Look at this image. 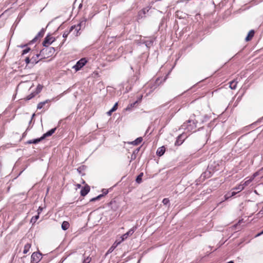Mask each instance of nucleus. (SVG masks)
Returning <instances> with one entry per match:
<instances>
[{
	"instance_id": "37998d69",
	"label": "nucleus",
	"mask_w": 263,
	"mask_h": 263,
	"mask_svg": "<svg viewBox=\"0 0 263 263\" xmlns=\"http://www.w3.org/2000/svg\"><path fill=\"white\" fill-rule=\"evenodd\" d=\"M261 234H263V231H262L260 234H258L257 235V236H258V235H260Z\"/></svg>"
},
{
	"instance_id": "aec40b11",
	"label": "nucleus",
	"mask_w": 263,
	"mask_h": 263,
	"mask_svg": "<svg viewBox=\"0 0 263 263\" xmlns=\"http://www.w3.org/2000/svg\"><path fill=\"white\" fill-rule=\"evenodd\" d=\"M49 100H46L43 102H40L37 106V108L39 109H41L42 108L44 105H45L46 103H48L49 102Z\"/></svg>"
},
{
	"instance_id": "1a4fd4ad",
	"label": "nucleus",
	"mask_w": 263,
	"mask_h": 263,
	"mask_svg": "<svg viewBox=\"0 0 263 263\" xmlns=\"http://www.w3.org/2000/svg\"><path fill=\"white\" fill-rule=\"evenodd\" d=\"M136 228H132L130 229L127 232L125 233L124 235H122L121 237L122 241H124L125 239H126L129 236H131L133 235V234L134 233L135 231L136 230Z\"/></svg>"
},
{
	"instance_id": "4c0bfd02",
	"label": "nucleus",
	"mask_w": 263,
	"mask_h": 263,
	"mask_svg": "<svg viewBox=\"0 0 263 263\" xmlns=\"http://www.w3.org/2000/svg\"><path fill=\"white\" fill-rule=\"evenodd\" d=\"M146 11L147 12V11H148V9H143L142 10L141 12H142L143 14H145V13H146Z\"/></svg>"
},
{
	"instance_id": "a211bd4d",
	"label": "nucleus",
	"mask_w": 263,
	"mask_h": 263,
	"mask_svg": "<svg viewBox=\"0 0 263 263\" xmlns=\"http://www.w3.org/2000/svg\"><path fill=\"white\" fill-rule=\"evenodd\" d=\"M43 139H42V136L40 138L30 140L28 141L27 142V143L29 144H36V143H37L38 142H40Z\"/></svg>"
},
{
	"instance_id": "393cba45",
	"label": "nucleus",
	"mask_w": 263,
	"mask_h": 263,
	"mask_svg": "<svg viewBox=\"0 0 263 263\" xmlns=\"http://www.w3.org/2000/svg\"><path fill=\"white\" fill-rule=\"evenodd\" d=\"M143 175V173H141L136 178V182L137 183H140L141 182H142V177Z\"/></svg>"
},
{
	"instance_id": "20e7f679",
	"label": "nucleus",
	"mask_w": 263,
	"mask_h": 263,
	"mask_svg": "<svg viewBox=\"0 0 263 263\" xmlns=\"http://www.w3.org/2000/svg\"><path fill=\"white\" fill-rule=\"evenodd\" d=\"M258 175L257 173H255L251 177H248L245 178V181H241L240 183L245 188L249 185L250 183L254 179V178Z\"/></svg>"
},
{
	"instance_id": "a878e982",
	"label": "nucleus",
	"mask_w": 263,
	"mask_h": 263,
	"mask_svg": "<svg viewBox=\"0 0 263 263\" xmlns=\"http://www.w3.org/2000/svg\"><path fill=\"white\" fill-rule=\"evenodd\" d=\"M37 94L35 93V92H32L30 95H29L28 96H27L26 97V100H29L31 99L32 98H33V97H34Z\"/></svg>"
},
{
	"instance_id": "6ab92c4d",
	"label": "nucleus",
	"mask_w": 263,
	"mask_h": 263,
	"mask_svg": "<svg viewBox=\"0 0 263 263\" xmlns=\"http://www.w3.org/2000/svg\"><path fill=\"white\" fill-rule=\"evenodd\" d=\"M243 189H244L243 186H242L241 183H240V184H239L237 186H236L235 187H234L232 189V190H236V191H237V193H239V192H241V191H242Z\"/></svg>"
},
{
	"instance_id": "bb28decb",
	"label": "nucleus",
	"mask_w": 263,
	"mask_h": 263,
	"mask_svg": "<svg viewBox=\"0 0 263 263\" xmlns=\"http://www.w3.org/2000/svg\"><path fill=\"white\" fill-rule=\"evenodd\" d=\"M91 260V258L89 256L84 257L82 263H89Z\"/></svg>"
},
{
	"instance_id": "e433bc0d",
	"label": "nucleus",
	"mask_w": 263,
	"mask_h": 263,
	"mask_svg": "<svg viewBox=\"0 0 263 263\" xmlns=\"http://www.w3.org/2000/svg\"><path fill=\"white\" fill-rule=\"evenodd\" d=\"M42 211H43V208L40 206L37 210V214L40 215L42 213Z\"/></svg>"
},
{
	"instance_id": "423d86ee",
	"label": "nucleus",
	"mask_w": 263,
	"mask_h": 263,
	"mask_svg": "<svg viewBox=\"0 0 263 263\" xmlns=\"http://www.w3.org/2000/svg\"><path fill=\"white\" fill-rule=\"evenodd\" d=\"M54 41V37L50 35H48L45 38L44 41L43 43V45L45 47H47L49 45L51 44Z\"/></svg>"
},
{
	"instance_id": "4468645a",
	"label": "nucleus",
	"mask_w": 263,
	"mask_h": 263,
	"mask_svg": "<svg viewBox=\"0 0 263 263\" xmlns=\"http://www.w3.org/2000/svg\"><path fill=\"white\" fill-rule=\"evenodd\" d=\"M165 151V148L164 146H161L158 148V149L156 152V154L158 156H161L164 154Z\"/></svg>"
},
{
	"instance_id": "2eb2a0df",
	"label": "nucleus",
	"mask_w": 263,
	"mask_h": 263,
	"mask_svg": "<svg viewBox=\"0 0 263 263\" xmlns=\"http://www.w3.org/2000/svg\"><path fill=\"white\" fill-rule=\"evenodd\" d=\"M254 33H255V32L253 30H251L248 34V35L246 36V41H250L252 37H253L254 35Z\"/></svg>"
},
{
	"instance_id": "ea45409f",
	"label": "nucleus",
	"mask_w": 263,
	"mask_h": 263,
	"mask_svg": "<svg viewBox=\"0 0 263 263\" xmlns=\"http://www.w3.org/2000/svg\"><path fill=\"white\" fill-rule=\"evenodd\" d=\"M259 213H261V214H263V206H262V208L261 210L259 212Z\"/></svg>"
},
{
	"instance_id": "7ed1b4c3",
	"label": "nucleus",
	"mask_w": 263,
	"mask_h": 263,
	"mask_svg": "<svg viewBox=\"0 0 263 263\" xmlns=\"http://www.w3.org/2000/svg\"><path fill=\"white\" fill-rule=\"evenodd\" d=\"M87 62L86 58H82L79 60L76 65L72 66V68L76 71L80 70Z\"/></svg>"
},
{
	"instance_id": "9b49d317",
	"label": "nucleus",
	"mask_w": 263,
	"mask_h": 263,
	"mask_svg": "<svg viewBox=\"0 0 263 263\" xmlns=\"http://www.w3.org/2000/svg\"><path fill=\"white\" fill-rule=\"evenodd\" d=\"M40 55H42V54H41V53L40 54H36L33 55L31 58V63H32L33 65L37 63L39 61V58Z\"/></svg>"
},
{
	"instance_id": "39448f33",
	"label": "nucleus",
	"mask_w": 263,
	"mask_h": 263,
	"mask_svg": "<svg viewBox=\"0 0 263 263\" xmlns=\"http://www.w3.org/2000/svg\"><path fill=\"white\" fill-rule=\"evenodd\" d=\"M42 254L39 252H34L31 255V262L38 263L42 259Z\"/></svg>"
},
{
	"instance_id": "f704fd0d",
	"label": "nucleus",
	"mask_w": 263,
	"mask_h": 263,
	"mask_svg": "<svg viewBox=\"0 0 263 263\" xmlns=\"http://www.w3.org/2000/svg\"><path fill=\"white\" fill-rule=\"evenodd\" d=\"M70 32V30L69 31H65L63 34V37L64 38L67 37Z\"/></svg>"
},
{
	"instance_id": "79ce46f5",
	"label": "nucleus",
	"mask_w": 263,
	"mask_h": 263,
	"mask_svg": "<svg viewBox=\"0 0 263 263\" xmlns=\"http://www.w3.org/2000/svg\"><path fill=\"white\" fill-rule=\"evenodd\" d=\"M227 263H234V262L233 261H230Z\"/></svg>"
},
{
	"instance_id": "72a5a7b5",
	"label": "nucleus",
	"mask_w": 263,
	"mask_h": 263,
	"mask_svg": "<svg viewBox=\"0 0 263 263\" xmlns=\"http://www.w3.org/2000/svg\"><path fill=\"white\" fill-rule=\"evenodd\" d=\"M169 202H170V200L168 198H164L162 200V203L164 205H166V204H168Z\"/></svg>"
},
{
	"instance_id": "c756f323",
	"label": "nucleus",
	"mask_w": 263,
	"mask_h": 263,
	"mask_svg": "<svg viewBox=\"0 0 263 263\" xmlns=\"http://www.w3.org/2000/svg\"><path fill=\"white\" fill-rule=\"evenodd\" d=\"M237 193H238L237 192V191H236V190H233V191L231 192V195L230 196H227V195H226L225 196V198H226V199H227L230 197H232V196H235Z\"/></svg>"
},
{
	"instance_id": "58836bf2",
	"label": "nucleus",
	"mask_w": 263,
	"mask_h": 263,
	"mask_svg": "<svg viewBox=\"0 0 263 263\" xmlns=\"http://www.w3.org/2000/svg\"><path fill=\"white\" fill-rule=\"evenodd\" d=\"M26 46V45H19V46H18V47H21V48H24V47H25Z\"/></svg>"
},
{
	"instance_id": "9d476101",
	"label": "nucleus",
	"mask_w": 263,
	"mask_h": 263,
	"mask_svg": "<svg viewBox=\"0 0 263 263\" xmlns=\"http://www.w3.org/2000/svg\"><path fill=\"white\" fill-rule=\"evenodd\" d=\"M90 191V187L87 184H86L81 190V195L82 196H86Z\"/></svg>"
},
{
	"instance_id": "f03ea898",
	"label": "nucleus",
	"mask_w": 263,
	"mask_h": 263,
	"mask_svg": "<svg viewBox=\"0 0 263 263\" xmlns=\"http://www.w3.org/2000/svg\"><path fill=\"white\" fill-rule=\"evenodd\" d=\"M196 125L195 123L191 120H189L187 123H184L182 125V128L184 129L187 132H192L194 131Z\"/></svg>"
},
{
	"instance_id": "4be33fe9",
	"label": "nucleus",
	"mask_w": 263,
	"mask_h": 263,
	"mask_svg": "<svg viewBox=\"0 0 263 263\" xmlns=\"http://www.w3.org/2000/svg\"><path fill=\"white\" fill-rule=\"evenodd\" d=\"M31 245L30 243H26L24 246L23 253L26 254L27 253H28L31 248Z\"/></svg>"
},
{
	"instance_id": "c03bdc74",
	"label": "nucleus",
	"mask_w": 263,
	"mask_h": 263,
	"mask_svg": "<svg viewBox=\"0 0 263 263\" xmlns=\"http://www.w3.org/2000/svg\"><path fill=\"white\" fill-rule=\"evenodd\" d=\"M254 193H255V194H258V193H257V191H256V190H255V191H254Z\"/></svg>"
},
{
	"instance_id": "cd10ccee",
	"label": "nucleus",
	"mask_w": 263,
	"mask_h": 263,
	"mask_svg": "<svg viewBox=\"0 0 263 263\" xmlns=\"http://www.w3.org/2000/svg\"><path fill=\"white\" fill-rule=\"evenodd\" d=\"M39 215H37L35 216H33L31 218V220H30V222L33 223H35V222L37 221V220L39 219Z\"/></svg>"
},
{
	"instance_id": "f8f14e48",
	"label": "nucleus",
	"mask_w": 263,
	"mask_h": 263,
	"mask_svg": "<svg viewBox=\"0 0 263 263\" xmlns=\"http://www.w3.org/2000/svg\"><path fill=\"white\" fill-rule=\"evenodd\" d=\"M45 33V30L44 29H42L36 35V36L32 40L31 42L33 43L35 42L38 38L42 37L43 36Z\"/></svg>"
},
{
	"instance_id": "a19ab883",
	"label": "nucleus",
	"mask_w": 263,
	"mask_h": 263,
	"mask_svg": "<svg viewBox=\"0 0 263 263\" xmlns=\"http://www.w3.org/2000/svg\"><path fill=\"white\" fill-rule=\"evenodd\" d=\"M77 187H78V188H80V187H81V184H78L77 185Z\"/></svg>"
},
{
	"instance_id": "c9c22d12",
	"label": "nucleus",
	"mask_w": 263,
	"mask_h": 263,
	"mask_svg": "<svg viewBox=\"0 0 263 263\" xmlns=\"http://www.w3.org/2000/svg\"><path fill=\"white\" fill-rule=\"evenodd\" d=\"M25 63L27 65L29 64L30 63H31V59H30L29 57L26 58L25 60Z\"/></svg>"
},
{
	"instance_id": "c85d7f7f",
	"label": "nucleus",
	"mask_w": 263,
	"mask_h": 263,
	"mask_svg": "<svg viewBox=\"0 0 263 263\" xmlns=\"http://www.w3.org/2000/svg\"><path fill=\"white\" fill-rule=\"evenodd\" d=\"M43 86L41 85H38L36 88V91L35 93L36 94H38L41 92V91L42 90Z\"/></svg>"
},
{
	"instance_id": "f257e3e1",
	"label": "nucleus",
	"mask_w": 263,
	"mask_h": 263,
	"mask_svg": "<svg viewBox=\"0 0 263 263\" xmlns=\"http://www.w3.org/2000/svg\"><path fill=\"white\" fill-rule=\"evenodd\" d=\"M55 52V49L52 47H45L41 51V54L43 58L51 57Z\"/></svg>"
},
{
	"instance_id": "f3484780",
	"label": "nucleus",
	"mask_w": 263,
	"mask_h": 263,
	"mask_svg": "<svg viewBox=\"0 0 263 263\" xmlns=\"http://www.w3.org/2000/svg\"><path fill=\"white\" fill-rule=\"evenodd\" d=\"M69 223L68 221H64L62 223L61 228L62 230L65 231L68 229V228H69Z\"/></svg>"
},
{
	"instance_id": "a18cd8bd",
	"label": "nucleus",
	"mask_w": 263,
	"mask_h": 263,
	"mask_svg": "<svg viewBox=\"0 0 263 263\" xmlns=\"http://www.w3.org/2000/svg\"><path fill=\"white\" fill-rule=\"evenodd\" d=\"M107 193H108V192H107V191H105V194H107Z\"/></svg>"
},
{
	"instance_id": "ddd939ff",
	"label": "nucleus",
	"mask_w": 263,
	"mask_h": 263,
	"mask_svg": "<svg viewBox=\"0 0 263 263\" xmlns=\"http://www.w3.org/2000/svg\"><path fill=\"white\" fill-rule=\"evenodd\" d=\"M55 130H56L55 128L51 129L50 130H49L47 133H45L42 136V139H44L45 138H46L47 137H49V136H51L55 132Z\"/></svg>"
},
{
	"instance_id": "dca6fc26",
	"label": "nucleus",
	"mask_w": 263,
	"mask_h": 263,
	"mask_svg": "<svg viewBox=\"0 0 263 263\" xmlns=\"http://www.w3.org/2000/svg\"><path fill=\"white\" fill-rule=\"evenodd\" d=\"M142 140L143 139H142V137H139V138H137L135 140L129 142V144L134 145H138L139 144H140V143H141L142 141Z\"/></svg>"
},
{
	"instance_id": "7c9ffc66",
	"label": "nucleus",
	"mask_w": 263,
	"mask_h": 263,
	"mask_svg": "<svg viewBox=\"0 0 263 263\" xmlns=\"http://www.w3.org/2000/svg\"><path fill=\"white\" fill-rule=\"evenodd\" d=\"M103 196V195L100 194V195H98V196H97L96 197L92 198V199H90V201H96L97 200H98V199H100Z\"/></svg>"
},
{
	"instance_id": "2f4dec72",
	"label": "nucleus",
	"mask_w": 263,
	"mask_h": 263,
	"mask_svg": "<svg viewBox=\"0 0 263 263\" xmlns=\"http://www.w3.org/2000/svg\"><path fill=\"white\" fill-rule=\"evenodd\" d=\"M138 101H136V102H135L134 103H132L130 104V105H129L126 108V110H129L131 108L134 107L135 105L138 103Z\"/></svg>"
},
{
	"instance_id": "6e6552de",
	"label": "nucleus",
	"mask_w": 263,
	"mask_h": 263,
	"mask_svg": "<svg viewBox=\"0 0 263 263\" xmlns=\"http://www.w3.org/2000/svg\"><path fill=\"white\" fill-rule=\"evenodd\" d=\"M186 137V136H184L183 134L180 135L177 138L175 143V145L179 146L182 144Z\"/></svg>"
},
{
	"instance_id": "0eeeda50",
	"label": "nucleus",
	"mask_w": 263,
	"mask_h": 263,
	"mask_svg": "<svg viewBox=\"0 0 263 263\" xmlns=\"http://www.w3.org/2000/svg\"><path fill=\"white\" fill-rule=\"evenodd\" d=\"M82 22L79 23L78 24L76 25L72 26L70 27V31L73 32V33L76 35L78 36L79 33V31L81 29V26Z\"/></svg>"
},
{
	"instance_id": "412c9836",
	"label": "nucleus",
	"mask_w": 263,
	"mask_h": 263,
	"mask_svg": "<svg viewBox=\"0 0 263 263\" xmlns=\"http://www.w3.org/2000/svg\"><path fill=\"white\" fill-rule=\"evenodd\" d=\"M120 243V242H115L112 245V246L108 249V250L107 251V254L111 253Z\"/></svg>"
},
{
	"instance_id": "473e14b6",
	"label": "nucleus",
	"mask_w": 263,
	"mask_h": 263,
	"mask_svg": "<svg viewBox=\"0 0 263 263\" xmlns=\"http://www.w3.org/2000/svg\"><path fill=\"white\" fill-rule=\"evenodd\" d=\"M30 50V48L29 47H27L24 50H23L22 55L26 54V53H28L29 51Z\"/></svg>"
},
{
	"instance_id": "b1692460",
	"label": "nucleus",
	"mask_w": 263,
	"mask_h": 263,
	"mask_svg": "<svg viewBox=\"0 0 263 263\" xmlns=\"http://www.w3.org/2000/svg\"><path fill=\"white\" fill-rule=\"evenodd\" d=\"M237 82L235 81H232L230 83V87L232 89H235L237 86Z\"/></svg>"
},
{
	"instance_id": "5701e85b",
	"label": "nucleus",
	"mask_w": 263,
	"mask_h": 263,
	"mask_svg": "<svg viewBox=\"0 0 263 263\" xmlns=\"http://www.w3.org/2000/svg\"><path fill=\"white\" fill-rule=\"evenodd\" d=\"M117 106H118V103H116L115 104V105H114V106L112 107V108H111L110 110H109L107 112V115H108V116H110V115H111V114H112L114 111H116V110H117Z\"/></svg>"
}]
</instances>
